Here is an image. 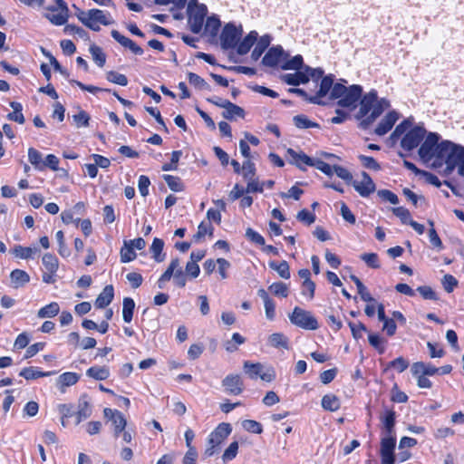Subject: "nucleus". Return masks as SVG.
I'll return each mask as SVG.
<instances>
[{
  "label": "nucleus",
  "mask_w": 464,
  "mask_h": 464,
  "mask_svg": "<svg viewBox=\"0 0 464 464\" xmlns=\"http://www.w3.org/2000/svg\"><path fill=\"white\" fill-rule=\"evenodd\" d=\"M87 376L98 381H103L109 378L110 371L105 366H92L86 371Z\"/></svg>",
  "instance_id": "obj_36"
},
{
  "label": "nucleus",
  "mask_w": 464,
  "mask_h": 464,
  "mask_svg": "<svg viewBox=\"0 0 464 464\" xmlns=\"http://www.w3.org/2000/svg\"><path fill=\"white\" fill-rule=\"evenodd\" d=\"M351 279L354 282L357 286L358 294L361 298L365 302H375V299L372 296V295L367 290L366 286L362 283V281L356 276H351Z\"/></svg>",
  "instance_id": "obj_42"
},
{
  "label": "nucleus",
  "mask_w": 464,
  "mask_h": 464,
  "mask_svg": "<svg viewBox=\"0 0 464 464\" xmlns=\"http://www.w3.org/2000/svg\"><path fill=\"white\" fill-rule=\"evenodd\" d=\"M120 255L121 263L131 262L137 256L136 253L134 252L133 246H130L128 244L127 240L123 241V246L121 249Z\"/></svg>",
  "instance_id": "obj_44"
},
{
  "label": "nucleus",
  "mask_w": 464,
  "mask_h": 464,
  "mask_svg": "<svg viewBox=\"0 0 464 464\" xmlns=\"http://www.w3.org/2000/svg\"><path fill=\"white\" fill-rule=\"evenodd\" d=\"M45 17L54 25H63L69 17V9L64 0H55V5L47 7Z\"/></svg>",
  "instance_id": "obj_7"
},
{
  "label": "nucleus",
  "mask_w": 464,
  "mask_h": 464,
  "mask_svg": "<svg viewBox=\"0 0 464 464\" xmlns=\"http://www.w3.org/2000/svg\"><path fill=\"white\" fill-rule=\"evenodd\" d=\"M368 340L370 344L374 347L380 353H384V342L377 334H369Z\"/></svg>",
  "instance_id": "obj_63"
},
{
  "label": "nucleus",
  "mask_w": 464,
  "mask_h": 464,
  "mask_svg": "<svg viewBox=\"0 0 464 464\" xmlns=\"http://www.w3.org/2000/svg\"><path fill=\"white\" fill-rule=\"evenodd\" d=\"M90 53L95 63L99 67H103L106 63V55L103 53L102 49L97 45H92L90 47Z\"/></svg>",
  "instance_id": "obj_51"
},
{
  "label": "nucleus",
  "mask_w": 464,
  "mask_h": 464,
  "mask_svg": "<svg viewBox=\"0 0 464 464\" xmlns=\"http://www.w3.org/2000/svg\"><path fill=\"white\" fill-rule=\"evenodd\" d=\"M256 165L250 160H246L242 165V175L246 180L251 179L256 175Z\"/></svg>",
  "instance_id": "obj_55"
},
{
  "label": "nucleus",
  "mask_w": 464,
  "mask_h": 464,
  "mask_svg": "<svg viewBox=\"0 0 464 464\" xmlns=\"http://www.w3.org/2000/svg\"><path fill=\"white\" fill-rule=\"evenodd\" d=\"M42 261L46 271L50 273L57 272L59 267V262L54 255L51 253H46L44 255Z\"/></svg>",
  "instance_id": "obj_41"
},
{
  "label": "nucleus",
  "mask_w": 464,
  "mask_h": 464,
  "mask_svg": "<svg viewBox=\"0 0 464 464\" xmlns=\"http://www.w3.org/2000/svg\"><path fill=\"white\" fill-rule=\"evenodd\" d=\"M290 322L305 330H316L319 328L317 319L311 312L304 310L298 306L295 307L292 314H289Z\"/></svg>",
  "instance_id": "obj_5"
},
{
  "label": "nucleus",
  "mask_w": 464,
  "mask_h": 464,
  "mask_svg": "<svg viewBox=\"0 0 464 464\" xmlns=\"http://www.w3.org/2000/svg\"><path fill=\"white\" fill-rule=\"evenodd\" d=\"M187 12L188 24L190 31L194 34H199L208 14L207 5L199 4L198 0H189Z\"/></svg>",
  "instance_id": "obj_4"
},
{
  "label": "nucleus",
  "mask_w": 464,
  "mask_h": 464,
  "mask_svg": "<svg viewBox=\"0 0 464 464\" xmlns=\"http://www.w3.org/2000/svg\"><path fill=\"white\" fill-rule=\"evenodd\" d=\"M10 279L13 287L19 288L23 287L30 281V276L24 270L14 269L10 274Z\"/></svg>",
  "instance_id": "obj_29"
},
{
  "label": "nucleus",
  "mask_w": 464,
  "mask_h": 464,
  "mask_svg": "<svg viewBox=\"0 0 464 464\" xmlns=\"http://www.w3.org/2000/svg\"><path fill=\"white\" fill-rule=\"evenodd\" d=\"M377 97H378V94H377V91H375V90H371L365 95L361 97L362 99L360 102V108L356 114L357 120L362 121V119H364L365 117H367L369 115V113L371 112V111L374 105V102H377Z\"/></svg>",
  "instance_id": "obj_15"
},
{
  "label": "nucleus",
  "mask_w": 464,
  "mask_h": 464,
  "mask_svg": "<svg viewBox=\"0 0 464 464\" xmlns=\"http://www.w3.org/2000/svg\"><path fill=\"white\" fill-rule=\"evenodd\" d=\"M334 82V76L333 74L325 75L322 78L318 92L309 99V102L313 104L324 105L323 98L325 97L329 92L331 93Z\"/></svg>",
  "instance_id": "obj_13"
},
{
  "label": "nucleus",
  "mask_w": 464,
  "mask_h": 464,
  "mask_svg": "<svg viewBox=\"0 0 464 464\" xmlns=\"http://www.w3.org/2000/svg\"><path fill=\"white\" fill-rule=\"evenodd\" d=\"M400 119V114L396 111H390L379 122L374 130V133L378 136L387 134Z\"/></svg>",
  "instance_id": "obj_17"
},
{
  "label": "nucleus",
  "mask_w": 464,
  "mask_h": 464,
  "mask_svg": "<svg viewBox=\"0 0 464 464\" xmlns=\"http://www.w3.org/2000/svg\"><path fill=\"white\" fill-rule=\"evenodd\" d=\"M214 227L210 222L202 221L198 227L197 233L193 236L195 242L200 241L206 235L213 236Z\"/></svg>",
  "instance_id": "obj_40"
},
{
  "label": "nucleus",
  "mask_w": 464,
  "mask_h": 464,
  "mask_svg": "<svg viewBox=\"0 0 464 464\" xmlns=\"http://www.w3.org/2000/svg\"><path fill=\"white\" fill-rule=\"evenodd\" d=\"M38 251L37 248L28 247V246H15L14 248V254L15 256L22 258V259H29L33 258L34 255Z\"/></svg>",
  "instance_id": "obj_47"
},
{
  "label": "nucleus",
  "mask_w": 464,
  "mask_h": 464,
  "mask_svg": "<svg viewBox=\"0 0 464 464\" xmlns=\"http://www.w3.org/2000/svg\"><path fill=\"white\" fill-rule=\"evenodd\" d=\"M263 366L261 363H253L248 361L244 363V371L251 379H256L261 375Z\"/></svg>",
  "instance_id": "obj_45"
},
{
  "label": "nucleus",
  "mask_w": 464,
  "mask_h": 464,
  "mask_svg": "<svg viewBox=\"0 0 464 464\" xmlns=\"http://www.w3.org/2000/svg\"><path fill=\"white\" fill-rule=\"evenodd\" d=\"M310 167H314L315 169L321 170L327 176L333 175L334 167H332L331 165H329L328 163L324 162L322 160L314 158Z\"/></svg>",
  "instance_id": "obj_60"
},
{
  "label": "nucleus",
  "mask_w": 464,
  "mask_h": 464,
  "mask_svg": "<svg viewBox=\"0 0 464 464\" xmlns=\"http://www.w3.org/2000/svg\"><path fill=\"white\" fill-rule=\"evenodd\" d=\"M362 94V87L353 84L346 87L341 82H336L330 93L332 100H337V104L343 108H354Z\"/></svg>",
  "instance_id": "obj_2"
},
{
  "label": "nucleus",
  "mask_w": 464,
  "mask_h": 464,
  "mask_svg": "<svg viewBox=\"0 0 464 464\" xmlns=\"http://www.w3.org/2000/svg\"><path fill=\"white\" fill-rule=\"evenodd\" d=\"M271 41H272V37L269 34L262 35L256 41V44L251 53V58L254 61H257L262 56L264 52L268 48Z\"/></svg>",
  "instance_id": "obj_28"
},
{
  "label": "nucleus",
  "mask_w": 464,
  "mask_h": 464,
  "mask_svg": "<svg viewBox=\"0 0 464 464\" xmlns=\"http://www.w3.org/2000/svg\"><path fill=\"white\" fill-rule=\"evenodd\" d=\"M288 56L289 54L285 52L281 45L272 46L263 57L262 63L271 68L281 67V64Z\"/></svg>",
  "instance_id": "obj_9"
},
{
  "label": "nucleus",
  "mask_w": 464,
  "mask_h": 464,
  "mask_svg": "<svg viewBox=\"0 0 464 464\" xmlns=\"http://www.w3.org/2000/svg\"><path fill=\"white\" fill-rule=\"evenodd\" d=\"M390 102L385 99H378L374 102V105L367 117L360 121V127L363 130H367L382 114V112L390 108Z\"/></svg>",
  "instance_id": "obj_11"
},
{
  "label": "nucleus",
  "mask_w": 464,
  "mask_h": 464,
  "mask_svg": "<svg viewBox=\"0 0 464 464\" xmlns=\"http://www.w3.org/2000/svg\"><path fill=\"white\" fill-rule=\"evenodd\" d=\"M75 424H80L92 415V407L86 395H82L78 401L77 411L75 412Z\"/></svg>",
  "instance_id": "obj_21"
},
{
  "label": "nucleus",
  "mask_w": 464,
  "mask_h": 464,
  "mask_svg": "<svg viewBox=\"0 0 464 464\" xmlns=\"http://www.w3.org/2000/svg\"><path fill=\"white\" fill-rule=\"evenodd\" d=\"M446 166L449 171H452L456 167L459 168V174L464 178V147L456 144L446 160Z\"/></svg>",
  "instance_id": "obj_12"
},
{
  "label": "nucleus",
  "mask_w": 464,
  "mask_h": 464,
  "mask_svg": "<svg viewBox=\"0 0 464 464\" xmlns=\"http://www.w3.org/2000/svg\"><path fill=\"white\" fill-rule=\"evenodd\" d=\"M111 37L118 42L121 46L130 49L134 54H143V49L136 44L131 39L121 34L117 30L111 32Z\"/></svg>",
  "instance_id": "obj_20"
},
{
  "label": "nucleus",
  "mask_w": 464,
  "mask_h": 464,
  "mask_svg": "<svg viewBox=\"0 0 464 464\" xmlns=\"http://www.w3.org/2000/svg\"><path fill=\"white\" fill-rule=\"evenodd\" d=\"M258 34L251 31L238 44H237V52L240 55L246 54L254 44L257 41Z\"/></svg>",
  "instance_id": "obj_27"
},
{
  "label": "nucleus",
  "mask_w": 464,
  "mask_h": 464,
  "mask_svg": "<svg viewBox=\"0 0 464 464\" xmlns=\"http://www.w3.org/2000/svg\"><path fill=\"white\" fill-rule=\"evenodd\" d=\"M181 267L179 259L178 257L173 258L165 272L161 275L162 280H170L171 277L175 276V273Z\"/></svg>",
  "instance_id": "obj_52"
},
{
  "label": "nucleus",
  "mask_w": 464,
  "mask_h": 464,
  "mask_svg": "<svg viewBox=\"0 0 464 464\" xmlns=\"http://www.w3.org/2000/svg\"><path fill=\"white\" fill-rule=\"evenodd\" d=\"M224 111L222 112V116L226 120H233L235 117L243 118L245 115L244 110L237 104L229 102L227 103V106L223 108Z\"/></svg>",
  "instance_id": "obj_33"
},
{
  "label": "nucleus",
  "mask_w": 464,
  "mask_h": 464,
  "mask_svg": "<svg viewBox=\"0 0 464 464\" xmlns=\"http://www.w3.org/2000/svg\"><path fill=\"white\" fill-rule=\"evenodd\" d=\"M80 379V375L76 372H67L59 376V383L61 388L69 387L75 384Z\"/></svg>",
  "instance_id": "obj_46"
},
{
  "label": "nucleus",
  "mask_w": 464,
  "mask_h": 464,
  "mask_svg": "<svg viewBox=\"0 0 464 464\" xmlns=\"http://www.w3.org/2000/svg\"><path fill=\"white\" fill-rule=\"evenodd\" d=\"M411 372L412 374H424L427 376H433L438 374V367L431 363H426L423 362H417L411 365Z\"/></svg>",
  "instance_id": "obj_24"
},
{
  "label": "nucleus",
  "mask_w": 464,
  "mask_h": 464,
  "mask_svg": "<svg viewBox=\"0 0 464 464\" xmlns=\"http://www.w3.org/2000/svg\"><path fill=\"white\" fill-rule=\"evenodd\" d=\"M289 163L295 165L300 169H305L306 166H311L314 158L309 157L302 150L296 151L293 149H288L287 151Z\"/></svg>",
  "instance_id": "obj_18"
},
{
  "label": "nucleus",
  "mask_w": 464,
  "mask_h": 464,
  "mask_svg": "<svg viewBox=\"0 0 464 464\" xmlns=\"http://www.w3.org/2000/svg\"><path fill=\"white\" fill-rule=\"evenodd\" d=\"M282 80L288 85L298 86L308 82L307 73L304 70L296 71L295 73H286L282 76Z\"/></svg>",
  "instance_id": "obj_26"
},
{
  "label": "nucleus",
  "mask_w": 464,
  "mask_h": 464,
  "mask_svg": "<svg viewBox=\"0 0 464 464\" xmlns=\"http://www.w3.org/2000/svg\"><path fill=\"white\" fill-rule=\"evenodd\" d=\"M220 25V20L217 15L208 16L206 21L205 31L211 35H216Z\"/></svg>",
  "instance_id": "obj_49"
},
{
  "label": "nucleus",
  "mask_w": 464,
  "mask_h": 464,
  "mask_svg": "<svg viewBox=\"0 0 464 464\" xmlns=\"http://www.w3.org/2000/svg\"><path fill=\"white\" fill-rule=\"evenodd\" d=\"M106 79L112 83L121 85V86H126L128 84V79L127 77L120 72L110 71L106 73Z\"/></svg>",
  "instance_id": "obj_53"
},
{
  "label": "nucleus",
  "mask_w": 464,
  "mask_h": 464,
  "mask_svg": "<svg viewBox=\"0 0 464 464\" xmlns=\"http://www.w3.org/2000/svg\"><path fill=\"white\" fill-rule=\"evenodd\" d=\"M246 237L249 241L256 245L265 246L264 237L256 230L252 229L251 227H248L246 230Z\"/></svg>",
  "instance_id": "obj_61"
},
{
  "label": "nucleus",
  "mask_w": 464,
  "mask_h": 464,
  "mask_svg": "<svg viewBox=\"0 0 464 464\" xmlns=\"http://www.w3.org/2000/svg\"><path fill=\"white\" fill-rule=\"evenodd\" d=\"M268 343L275 348H284L286 350L289 348L287 337L281 333L272 334L268 337Z\"/></svg>",
  "instance_id": "obj_39"
},
{
  "label": "nucleus",
  "mask_w": 464,
  "mask_h": 464,
  "mask_svg": "<svg viewBox=\"0 0 464 464\" xmlns=\"http://www.w3.org/2000/svg\"><path fill=\"white\" fill-rule=\"evenodd\" d=\"M269 290L276 296L287 297L288 295V286L283 282L273 283L269 286Z\"/></svg>",
  "instance_id": "obj_56"
},
{
  "label": "nucleus",
  "mask_w": 464,
  "mask_h": 464,
  "mask_svg": "<svg viewBox=\"0 0 464 464\" xmlns=\"http://www.w3.org/2000/svg\"><path fill=\"white\" fill-rule=\"evenodd\" d=\"M293 121L298 129H310L319 127V124H317L314 121H312L304 114L295 116L293 118Z\"/></svg>",
  "instance_id": "obj_48"
},
{
  "label": "nucleus",
  "mask_w": 464,
  "mask_h": 464,
  "mask_svg": "<svg viewBox=\"0 0 464 464\" xmlns=\"http://www.w3.org/2000/svg\"><path fill=\"white\" fill-rule=\"evenodd\" d=\"M304 59L301 54H296L293 58L289 59V56L287 59L284 61V63L281 64L282 70H295V71H300L304 70Z\"/></svg>",
  "instance_id": "obj_31"
},
{
  "label": "nucleus",
  "mask_w": 464,
  "mask_h": 464,
  "mask_svg": "<svg viewBox=\"0 0 464 464\" xmlns=\"http://www.w3.org/2000/svg\"><path fill=\"white\" fill-rule=\"evenodd\" d=\"M296 218L309 226L315 221V214L307 209H302L297 213Z\"/></svg>",
  "instance_id": "obj_64"
},
{
  "label": "nucleus",
  "mask_w": 464,
  "mask_h": 464,
  "mask_svg": "<svg viewBox=\"0 0 464 464\" xmlns=\"http://www.w3.org/2000/svg\"><path fill=\"white\" fill-rule=\"evenodd\" d=\"M383 425L382 434L387 436H395V412L393 411H386L385 416L382 420Z\"/></svg>",
  "instance_id": "obj_32"
},
{
  "label": "nucleus",
  "mask_w": 464,
  "mask_h": 464,
  "mask_svg": "<svg viewBox=\"0 0 464 464\" xmlns=\"http://www.w3.org/2000/svg\"><path fill=\"white\" fill-rule=\"evenodd\" d=\"M322 407L325 411H336L341 407V401H340L339 398L334 394H332V393L325 394L322 398Z\"/></svg>",
  "instance_id": "obj_35"
},
{
  "label": "nucleus",
  "mask_w": 464,
  "mask_h": 464,
  "mask_svg": "<svg viewBox=\"0 0 464 464\" xmlns=\"http://www.w3.org/2000/svg\"><path fill=\"white\" fill-rule=\"evenodd\" d=\"M226 392L232 395H239L243 392V382L237 374H230L222 381Z\"/></svg>",
  "instance_id": "obj_19"
},
{
  "label": "nucleus",
  "mask_w": 464,
  "mask_h": 464,
  "mask_svg": "<svg viewBox=\"0 0 464 464\" xmlns=\"http://www.w3.org/2000/svg\"><path fill=\"white\" fill-rule=\"evenodd\" d=\"M188 82L198 90L210 91V85L199 75L195 72L188 73Z\"/></svg>",
  "instance_id": "obj_43"
},
{
  "label": "nucleus",
  "mask_w": 464,
  "mask_h": 464,
  "mask_svg": "<svg viewBox=\"0 0 464 464\" xmlns=\"http://www.w3.org/2000/svg\"><path fill=\"white\" fill-rule=\"evenodd\" d=\"M358 159L362 164V166L368 169H372L376 171L381 169V165L372 157L359 155Z\"/></svg>",
  "instance_id": "obj_59"
},
{
  "label": "nucleus",
  "mask_w": 464,
  "mask_h": 464,
  "mask_svg": "<svg viewBox=\"0 0 464 464\" xmlns=\"http://www.w3.org/2000/svg\"><path fill=\"white\" fill-rule=\"evenodd\" d=\"M362 176V181L353 180L352 184L354 189L360 194V196L367 198L375 191L376 187L373 180L367 172L363 171Z\"/></svg>",
  "instance_id": "obj_16"
},
{
  "label": "nucleus",
  "mask_w": 464,
  "mask_h": 464,
  "mask_svg": "<svg viewBox=\"0 0 464 464\" xmlns=\"http://www.w3.org/2000/svg\"><path fill=\"white\" fill-rule=\"evenodd\" d=\"M361 259L371 268H379L380 262L378 255L375 253H365L361 256Z\"/></svg>",
  "instance_id": "obj_62"
},
{
  "label": "nucleus",
  "mask_w": 464,
  "mask_h": 464,
  "mask_svg": "<svg viewBox=\"0 0 464 464\" xmlns=\"http://www.w3.org/2000/svg\"><path fill=\"white\" fill-rule=\"evenodd\" d=\"M105 418L111 421L114 427V436L119 437L124 431L127 421L124 415L118 410L105 408L103 411Z\"/></svg>",
  "instance_id": "obj_14"
},
{
  "label": "nucleus",
  "mask_w": 464,
  "mask_h": 464,
  "mask_svg": "<svg viewBox=\"0 0 464 464\" xmlns=\"http://www.w3.org/2000/svg\"><path fill=\"white\" fill-rule=\"evenodd\" d=\"M396 437L383 435L381 440L380 454L382 464H395L394 450Z\"/></svg>",
  "instance_id": "obj_10"
},
{
  "label": "nucleus",
  "mask_w": 464,
  "mask_h": 464,
  "mask_svg": "<svg viewBox=\"0 0 464 464\" xmlns=\"http://www.w3.org/2000/svg\"><path fill=\"white\" fill-rule=\"evenodd\" d=\"M163 179L172 191L179 192L184 189L180 178L167 174L163 176Z\"/></svg>",
  "instance_id": "obj_50"
},
{
  "label": "nucleus",
  "mask_w": 464,
  "mask_h": 464,
  "mask_svg": "<svg viewBox=\"0 0 464 464\" xmlns=\"http://www.w3.org/2000/svg\"><path fill=\"white\" fill-rule=\"evenodd\" d=\"M114 297V288L111 285H106L102 293L98 295L94 302V305L96 308H105L108 306Z\"/></svg>",
  "instance_id": "obj_22"
},
{
  "label": "nucleus",
  "mask_w": 464,
  "mask_h": 464,
  "mask_svg": "<svg viewBox=\"0 0 464 464\" xmlns=\"http://www.w3.org/2000/svg\"><path fill=\"white\" fill-rule=\"evenodd\" d=\"M237 451H238V442L237 441L231 442L222 455L223 461L226 463V462H228V461L234 459L237 455Z\"/></svg>",
  "instance_id": "obj_58"
},
{
  "label": "nucleus",
  "mask_w": 464,
  "mask_h": 464,
  "mask_svg": "<svg viewBox=\"0 0 464 464\" xmlns=\"http://www.w3.org/2000/svg\"><path fill=\"white\" fill-rule=\"evenodd\" d=\"M268 266L271 269L277 272V274L284 279H289L290 275V268L289 265L286 261H282L280 263H277L276 261H270L268 263Z\"/></svg>",
  "instance_id": "obj_37"
},
{
  "label": "nucleus",
  "mask_w": 464,
  "mask_h": 464,
  "mask_svg": "<svg viewBox=\"0 0 464 464\" xmlns=\"http://www.w3.org/2000/svg\"><path fill=\"white\" fill-rule=\"evenodd\" d=\"M55 371L43 372L38 367H25L21 370L19 375L24 377L27 381L35 380L40 377H47L55 374Z\"/></svg>",
  "instance_id": "obj_23"
},
{
  "label": "nucleus",
  "mask_w": 464,
  "mask_h": 464,
  "mask_svg": "<svg viewBox=\"0 0 464 464\" xmlns=\"http://www.w3.org/2000/svg\"><path fill=\"white\" fill-rule=\"evenodd\" d=\"M426 134L427 130L422 125H416L401 138V147L407 151H411L421 143Z\"/></svg>",
  "instance_id": "obj_6"
},
{
  "label": "nucleus",
  "mask_w": 464,
  "mask_h": 464,
  "mask_svg": "<svg viewBox=\"0 0 464 464\" xmlns=\"http://www.w3.org/2000/svg\"><path fill=\"white\" fill-rule=\"evenodd\" d=\"M240 36L241 30H238L232 23L227 24L220 34V45L222 49L228 50L235 48Z\"/></svg>",
  "instance_id": "obj_8"
},
{
  "label": "nucleus",
  "mask_w": 464,
  "mask_h": 464,
  "mask_svg": "<svg viewBox=\"0 0 464 464\" xmlns=\"http://www.w3.org/2000/svg\"><path fill=\"white\" fill-rule=\"evenodd\" d=\"M242 427L245 430L254 434H261L263 432V427L261 423L254 420H244L242 422Z\"/></svg>",
  "instance_id": "obj_57"
},
{
  "label": "nucleus",
  "mask_w": 464,
  "mask_h": 464,
  "mask_svg": "<svg viewBox=\"0 0 464 464\" xmlns=\"http://www.w3.org/2000/svg\"><path fill=\"white\" fill-rule=\"evenodd\" d=\"M77 18L85 26L95 32L101 30L100 24L110 25L114 23L109 12L100 9H91L87 12L80 10Z\"/></svg>",
  "instance_id": "obj_3"
},
{
  "label": "nucleus",
  "mask_w": 464,
  "mask_h": 464,
  "mask_svg": "<svg viewBox=\"0 0 464 464\" xmlns=\"http://www.w3.org/2000/svg\"><path fill=\"white\" fill-rule=\"evenodd\" d=\"M60 312V305L56 302H52L37 312V317L44 319V318H53L56 316Z\"/></svg>",
  "instance_id": "obj_34"
},
{
  "label": "nucleus",
  "mask_w": 464,
  "mask_h": 464,
  "mask_svg": "<svg viewBox=\"0 0 464 464\" xmlns=\"http://www.w3.org/2000/svg\"><path fill=\"white\" fill-rule=\"evenodd\" d=\"M232 427L229 423L221 422L215 428L209 436L215 439V440H217L216 442H219V444L222 445L225 440L230 435Z\"/></svg>",
  "instance_id": "obj_25"
},
{
  "label": "nucleus",
  "mask_w": 464,
  "mask_h": 464,
  "mask_svg": "<svg viewBox=\"0 0 464 464\" xmlns=\"http://www.w3.org/2000/svg\"><path fill=\"white\" fill-rule=\"evenodd\" d=\"M122 318L125 323H130L133 317L135 303L132 298L125 297L122 302Z\"/></svg>",
  "instance_id": "obj_38"
},
{
  "label": "nucleus",
  "mask_w": 464,
  "mask_h": 464,
  "mask_svg": "<svg viewBox=\"0 0 464 464\" xmlns=\"http://www.w3.org/2000/svg\"><path fill=\"white\" fill-rule=\"evenodd\" d=\"M28 160H29L30 163L35 167V169H40V170L43 169L42 154L40 151H38L34 148H29Z\"/></svg>",
  "instance_id": "obj_54"
},
{
  "label": "nucleus",
  "mask_w": 464,
  "mask_h": 464,
  "mask_svg": "<svg viewBox=\"0 0 464 464\" xmlns=\"http://www.w3.org/2000/svg\"><path fill=\"white\" fill-rule=\"evenodd\" d=\"M440 139V136L437 132H429L426 134L425 140L420 144L418 151L419 156L423 161L429 162L436 159V161H439L440 165L442 161L446 163L456 143L447 140L439 142Z\"/></svg>",
  "instance_id": "obj_1"
},
{
  "label": "nucleus",
  "mask_w": 464,
  "mask_h": 464,
  "mask_svg": "<svg viewBox=\"0 0 464 464\" xmlns=\"http://www.w3.org/2000/svg\"><path fill=\"white\" fill-rule=\"evenodd\" d=\"M164 241L158 237L153 239L152 244L150 246V252L151 253L152 258L158 263L163 262L166 257V254L162 253Z\"/></svg>",
  "instance_id": "obj_30"
}]
</instances>
